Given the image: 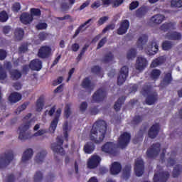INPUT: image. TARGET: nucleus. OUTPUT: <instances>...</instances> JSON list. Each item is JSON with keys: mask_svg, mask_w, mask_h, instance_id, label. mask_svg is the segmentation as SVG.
<instances>
[{"mask_svg": "<svg viewBox=\"0 0 182 182\" xmlns=\"http://www.w3.org/2000/svg\"><path fill=\"white\" fill-rule=\"evenodd\" d=\"M136 55H137L136 50L134 48H132L128 51L127 58L128 59H134L136 58Z\"/></svg>", "mask_w": 182, "mask_h": 182, "instance_id": "nucleus-40", "label": "nucleus"}, {"mask_svg": "<svg viewBox=\"0 0 182 182\" xmlns=\"http://www.w3.org/2000/svg\"><path fill=\"white\" fill-rule=\"evenodd\" d=\"M106 42H107V38L105 37L99 42L97 49H100V48L103 47Z\"/></svg>", "mask_w": 182, "mask_h": 182, "instance_id": "nucleus-52", "label": "nucleus"}, {"mask_svg": "<svg viewBox=\"0 0 182 182\" xmlns=\"http://www.w3.org/2000/svg\"><path fill=\"white\" fill-rule=\"evenodd\" d=\"M50 53H52V48L48 46H44L41 47L38 50V58H48L50 56Z\"/></svg>", "mask_w": 182, "mask_h": 182, "instance_id": "nucleus-13", "label": "nucleus"}, {"mask_svg": "<svg viewBox=\"0 0 182 182\" xmlns=\"http://www.w3.org/2000/svg\"><path fill=\"white\" fill-rule=\"evenodd\" d=\"M46 156V152L42 151L38 153L36 156V161L38 164H41L45 160V156Z\"/></svg>", "mask_w": 182, "mask_h": 182, "instance_id": "nucleus-29", "label": "nucleus"}, {"mask_svg": "<svg viewBox=\"0 0 182 182\" xmlns=\"http://www.w3.org/2000/svg\"><path fill=\"white\" fill-rule=\"evenodd\" d=\"M134 170L136 176H137V177H141V176H143L144 163L142 159L138 158L135 161Z\"/></svg>", "mask_w": 182, "mask_h": 182, "instance_id": "nucleus-9", "label": "nucleus"}, {"mask_svg": "<svg viewBox=\"0 0 182 182\" xmlns=\"http://www.w3.org/2000/svg\"><path fill=\"white\" fill-rule=\"evenodd\" d=\"M63 144V139L60 137L57 138V144H53L51 149L54 153H58V154H63V148L62 145Z\"/></svg>", "mask_w": 182, "mask_h": 182, "instance_id": "nucleus-10", "label": "nucleus"}, {"mask_svg": "<svg viewBox=\"0 0 182 182\" xmlns=\"http://www.w3.org/2000/svg\"><path fill=\"white\" fill-rule=\"evenodd\" d=\"M100 156L97 155L92 156L87 161V166L88 168H96L101 161Z\"/></svg>", "mask_w": 182, "mask_h": 182, "instance_id": "nucleus-7", "label": "nucleus"}, {"mask_svg": "<svg viewBox=\"0 0 182 182\" xmlns=\"http://www.w3.org/2000/svg\"><path fill=\"white\" fill-rule=\"evenodd\" d=\"M43 106H45V100L42 97H41L38 101L36 104V111L37 112H42V109H43Z\"/></svg>", "mask_w": 182, "mask_h": 182, "instance_id": "nucleus-28", "label": "nucleus"}, {"mask_svg": "<svg viewBox=\"0 0 182 182\" xmlns=\"http://www.w3.org/2000/svg\"><path fill=\"white\" fill-rule=\"evenodd\" d=\"M160 153V144H153L149 149L147 150L146 154L148 157H156Z\"/></svg>", "mask_w": 182, "mask_h": 182, "instance_id": "nucleus-12", "label": "nucleus"}, {"mask_svg": "<svg viewBox=\"0 0 182 182\" xmlns=\"http://www.w3.org/2000/svg\"><path fill=\"white\" fill-rule=\"evenodd\" d=\"M86 109H87V103H86V102L81 103V105L80 106V112H85V110H86Z\"/></svg>", "mask_w": 182, "mask_h": 182, "instance_id": "nucleus-61", "label": "nucleus"}, {"mask_svg": "<svg viewBox=\"0 0 182 182\" xmlns=\"http://www.w3.org/2000/svg\"><path fill=\"white\" fill-rule=\"evenodd\" d=\"M132 170V166H127L123 171V177L125 179H127L130 176V171Z\"/></svg>", "mask_w": 182, "mask_h": 182, "instance_id": "nucleus-41", "label": "nucleus"}, {"mask_svg": "<svg viewBox=\"0 0 182 182\" xmlns=\"http://www.w3.org/2000/svg\"><path fill=\"white\" fill-rule=\"evenodd\" d=\"M146 105H154V103H156V102H157V94L154 93V94L149 95L146 98Z\"/></svg>", "mask_w": 182, "mask_h": 182, "instance_id": "nucleus-25", "label": "nucleus"}, {"mask_svg": "<svg viewBox=\"0 0 182 182\" xmlns=\"http://www.w3.org/2000/svg\"><path fill=\"white\" fill-rule=\"evenodd\" d=\"M174 29V24L171 23H165L161 26V31L166 32V31H171Z\"/></svg>", "mask_w": 182, "mask_h": 182, "instance_id": "nucleus-27", "label": "nucleus"}, {"mask_svg": "<svg viewBox=\"0 0 182 182\" xmlns=\"http://www.w3.org/2000/svg\"><path fill=\"white\" fill-rule=\"evenodd\" d=\"M160 130V127L159 126V124H154L153 125L149 132H148V136L151 138V139H154L157 136V134H159V131Z\"/></svg>", "mask_w": 182, "mask_h": 182, "instance_id": "nucleus-16", "label": "nucleus"}, {"mask_svg": "<svg viewBox=\"0 0 182 182\" xmlns=\"http://www.w3.org/2000/svg\"><path fill=\"white\" fill-rule=\"evenodd\" d=\"M100 5H102L100 1H96L91 5V8L97 9L99 6H100Z\"/></svg>", "mask_w": 182, "mask_h": 182, "instance_id": "nucleus-63", "label": "nucleus"}, {"mask_svg": "<svg viewBox=\"0 0 182 182\" xmlns=\"http://www.w3.org/2000/svg\"><path fill=\"white\" fill-rule=\"evenodd\" d=\"M46 133V131L45 129H40L34 133L33 136L34 137H39V136H43V134H45Z\"/></svg>", "mask_w": 182, "mask_h": 182, "instance_id": "nucleus-51", "label": "nucleus"}, {"mask_svg": "<svg viewBox=\"0 0 182 182\" xmlns=\"http://www.w3.org/2000/svg\"><path fill=\"white\" fill-rule=\"evenodd\" d=\"M108 19H109L108 16L101 17L98 21V24L103 25V23H105V22H106V21H107Z\"/></svg>", "mask_w": 182, "mask_h": 182, "instance_id": "nucleus-59", "label": "nucleus"}, {"mask_svg": "<svg viewBox=\"0 0 182 182\" xmlns=\"http://www.w3.org/2000/svg\"><path fill=\"white\" fill-rule=\"evenodd\" d=\"M164 16L161 14H156L150 18L151 23H155V25H159L163 21H164Z\"/></svg>", "mask_w": 182, "mask_h": 182, "instance_id": "nucleus-19", "label": "nucleus"}, {"mask_svg": "<svg viewBox=\"0 0 182 182\" xmlns=\"http://www.w3.org/2000/svg\"><path fill=\"white\" fill-rule=\"evenodd\" d=\"M122 171V165L119 162H114L110 168L111 174L116 176Z\"/></svg>", "mask_w": 182, "mask_h": 182, "instance_id": "nucleus-17", "label": "nucleus"}, {"mask_svg": "<svg viewBox=\"0 0 182 182\" xmlns=\"http://www.w3.org/2000/svg\"><path fill=\"white\" fill-rule=\"evenodd\" d=\"M6 79V73L4 70V68L0 65V80H4Z\"/></svg>", "mask_w": 182, "mask_h": 182, "instance_id": "nucleus-49", "label": "nucleus"}, {"mask_svg": "<svg viewBox=\"0 0 182 182\" xmlns=\"http://www.w3.org/2000/svg\"><path fill=\"white\" fill-rule=\"evenodd\" d=\"M149 62L147 61V58L143 56H139L136 60L135 69L139 72H142V70H144L146 68H147Z\"/></svg>", "mask_w": 182, "mask_h": 182, "instance_id": "nucleus-4", "label": "nucleus"}, {"mask_svg": "<svg viewBox=\"0 0 182 182\" xmlns=\"http://www.w3.org/2000/svg\"><path fill=\"white\" fill-rule=\"evenodd\" d=\"M126 32H127V31L124 28V27L122 26H121V24L119 25V28L117 30V34L118 35H124V33H126Z\"/></svg>", "mask_w": 182, "mask_h": 182, "instance_id": "nucleus-54", "label": "nucleus"}, {"mask_svg": "<svg viewBox=\"0 0 182 182\" xmlns=\"http://www.w3.org/2000/svg\"><path fill=\"white\" fill-rule=\"evenodd\" d=\"M105 62H112L113 60V55L109 54L105 57Z\"/></svg>", "mask_w": 182, "mask_h": 182, "instance_id": "nucleus-64", "label": "nucleus"}, {"mask_svg": "<svg viewBox=\"0 0 182 182\" xmlns=\"http://www.w3.org/2000/svg\"><path fill=\"white\" fill-rule=\"evenodd\" d=\"M137 6H139V1H133L132 3L130 4L129 9L131 11H133V9H136Z\"/></svg>", "mask_w": 182, "mask_h": 182, "instance_id": "nucleus-56", "label": "nucleus"}, {"mask_svg": "<svg viewBox=\"0 0 182 182\" xmlns=\"http://www.w3.org/2000/svg\"><path fill=\"white\" fill-rule=\"evenodd\" d=\"M105 97L106 92L103 90H99L93 95L92 99L95 102H100Z\"/></svg>", "mask_w": 182, "mask_h": 182, "instance_id": "nucleus-18", "label": "nucleus"}, {"mask_svg": "<svg viewBox=\"0 0 182 182\" xmlns=\"http://www.w3.org/2000/svg\"><path fill=\"white\" fill-rule=\"evenodd\" d=\"M33 135L31 134L30 132H20L18 135L19 140L21 141H24V140H29V139H32Z\"/></svg>", "mask_w": 182, "mask_h": 182, "instance_id": "nucleus-23", "label": "nucleus"}, {"mask_svg": "<svg viewBox=\"0 0 182 182\" xmlns=\"http://www.w3.org/2000/svg\"><path fill=\"white\" fill-rule=\"evenodd\" d=\"M21 9V4L19 3H15L12 6V11L14 12H18Z\"/></svg>", "mask_w": 182, "mask_h": 182, "instance_id": "nucleus-55", "label": "nucleus"}, {"mask_svg": "<svg viewBox=\"0 0 182 182\" xmlns=\"http://www.w3.org/2000/svg\"><path fill=\"white\" fill-rule=\"evenodd\" d=\"M62 113V109L58 108L55 112V117L51 122V124L49 128L50 133H55L56 127H58V122H59V117Z\"/></svg>", "mask_w": 182, "mask_h": 182, "instance_id": "nucleus-8", "label": "nucleus"}, {"mask_svg": "<svg viewBox=\"0 0 182 182\" xmlns=\"http://www.w3.org/2000/svg\"><path fill=\"white\" fill-rule=\"evenodd\" d=\"M42 181V173L37 172L34 176V181L35 182H41Z\"/></svg>", "mask_w": 182, "mask_h": 182, "instance_id": "nucleus-50", "label": "nucleus"}, {"mask_svg": "<svg viewBox=\"0 0 182 182\" xmlns=\"http://www.w3.org/2000/svg\"><path fill=\"white\" fill-rule=\"evenodd\" d=\"M171 6L172 8H182V0H171Z\"/></svg>", "mask_w": 182, "mask_h": 182, "instance_id": "nucleus-35", "label": "nucleus"}, {"mask_svg": "<svg viewBox=\"0 0 182 182\" xmlns=\"http://www.w3.org/2000/svg\"><path fill=\"white\" fill-rule=\"evenodd\" d=\"M102 151L105 153H108L112 156H116L117 152L116 151V145L112 142H107L102 147Z\"/></svg>", "mask_w": 182, "mask_h": 182, "instance_id": "nucleus-6", "label": "nucleus"}, {"mask_svg": "<svg viewBox=\"0 0 182 182\" xmlns=\"http://www.w3.org/2000/svg\"><path fill=\"white\" fill-rule=\"evenodd\" d=\"M69 130V125L68 122H65L63 127L65 139H68V132Z\"/></svg>", "mask_w": 182, "mask_h": 182, "instance_id": "nucleus-44", "label": "nucleus"}, {"mask_svg": "<svg viewBox=\"0 0 182 182\" xmlns=\"http://www.w3.org/2000/svg\"><path fill=\"white\" fill-rule=\"evenodd\" d=\"M6 58V52L4 50H0V60H4Z\"/></svg>", "mask_w": 182, "mask_h": 182, "instance_id": "nucleus-62", "label": "nucleus"}, {"mask_svg": "<svg viewBox=\"0 0 182 182\" xmlns=\"http://www.w3.org/2000/svg\"><path fill=\"white\" fill-rule=\"evenodd\" d=\"M31 70H36L37 72L42 69V61L39 59L33 60L29 65Z\"/></svg>", "mask_w": 182, "mask_h": 182, "instance_id": "nucleus-15", "label": "nucleus"}, {"mask_svg": "<svg viewBox=\"0 0 182 182\" xmlns=\"http://www.w3.org/2000/svg\"><path fill=\"white\" fill-rule=\"evenodd\" d=\"M130 134L127 132L122 133L118 139V147L121 149H124L130 143Z\"/></svg>", "mask_w": 182, "mask_h": 182, "instance_id": "nucleus-3", "label": "nucleus"}, {"mask_svg": "<svg viewBox=\"0 0 182 182\" xmlns=\"http://www.w3.org/2000/svg\"><path fill=\"white\" fill-rule=\"evenodd\" d=\"M14 160V153L10 152L6 154L4 156L0 158V168H4L6 167L8 164L11 163Z\"/></svg>", "mask_w": 182, "mask_h": 182, "instance_id": "nucleus-5", "label": "nucleus"}, {"mask_svg": "<svg viewBox=\"0 0 182 182\" xmlns=\"http://www.w3.org/2000/svg\"><path fill=\"white\" fill-rule=\"evenodd\" d=\"M9 18V16H8V13H6V11H3L0 12V22H6Z\"/></svg>", "mask_w": 182, "mask_h": 182, "instance_id": "nucleus-38", "label": "nucleus"}, {"mask_svg": "<svg viewBox=\"0 0 182 182\" xmlns=\"http://www.w3.org/2000/svg\"><path fill=\"white\" fill-rule=\"evenodd\" d=\"M15 38L16 41H21L23 38V30L17 28L15 31Z\"/></svg>", "mask_w": 182, "mask_h": 182, "instance_id": "nucleus-32", "label": "nucleus"}, {"mask_svg": "<svg viewBox=\"0 0 182 182\" xmlns=\"http://www.w3.org/2000/svg\"><path fill=\"white\" fill-rule=\"evenodd\" d=\"M21 99H22V95L18 92H13L9 97V100L11 103H16L17 102H19Z\"/></svg>", "mask_w": 182, "mask_h": 182, "instance_id": "nucleus-22", "label": "nucleus"}, {"mask_svg": "<svg viewBox=\"0 0 182 182\" xmlns=\"http://www.w3.org/2000/svg\"><path fill=\"white\" fill-rule=\"evenodd\" d=\"M32 156H33V151L31 149H26L22 156L23 163H26L28 160H31L32 159Z\"/></svg>", "mask_w": 182, "mask_h": 182, "instance_id": "nucleus-21", "label": "nucleus"}, {"mask_svg": "<svg viewBox=\"0 0 182 182\" xmlns=\"http://www.w3.org/2000/svg\"><path fill=\"white\" fill-rule=\"evenodd\" d=\"M129 75V68L124 66L121 68L119 75L118 77V85H123L126 82V79Z\"/></svg>", "mask_w": 182, "mask_h": 182, "instance_id": "nucleus-11", "label": "nucleus"}, {"mask_svg": "<svg viewBox=\"0 0 182 182\" xmlns=\"http://www.w3.org/2000/svg\"><path fill=\"white\" fill-rule=\"evenodd\" d=\"M120 26H122V28H124L127 31H128L129 27L130 26V23L129 22L128 20H124L121 21Z\"/></svg>", "mask_w": 182, "mask_h": 182, "instance_id": "nucleus-45", "label": "nucleus"}, {"mask_svg": "<svg viewBox=\"0 0 182 182\" xmlns=\"http://www.w3.org/2000/svg\"><path fill=\"white\" fill-rule=\"evenodd\" d=\"M30 16H31V18H33H33H35V16L38 18V16H41V10H39L38 9H31Z\"/></svg>", "mask_w": 182, "mask_h": 182, "instance_id": "nucleus-37", "label": "nucleus"}, {"mask_svg": "<svg viewBox=\"0 0 182 182\" xmlns=\"http://www.w3.org/2000/svg\"><path fill=\"white\" fill-rule=\"evenodd\" d=\"M162 48L164 50H168V49H171V48H173V43L170 41H165L162 44Z\"/></svg>", "mask_w": 182, "mask_h": 182, "instance_id": "nucleus-42", "label": "nucleus"}, {"mask_svg": "<svg viewBox=\"0 0 182 182\" xmlns=\"http://www.w3.org/2000/svg\"><path fill=\"white\" fill-rule=\"evenodd\" d=\"M168 177H170L168 172L155 173L154 176V182H166V180H167Z\"/></svg>", "mask_w": 182, "mask_h": 182, "instance_id": "nucleus-14", "label": "nucleus"}, {"mask_svg": "<svg viewBox=\"0 0 182 182\" xmlns=\"http://www.w3.org/2000/svg\"><path fill=\"white\" fill-rule=\"evenodd\" d=\"M95 150V145L92 142L87 143L84 146V151L87 154H90Z\"/></svg>", "mask_w": 182, "mask_h": 182, "instance_id": "nucleus-26", "label": "nucleus"}, {"mask_svg": "<svg viewBox=\"0 0 182 182\" xmlns=\"http://www.w3.org/2000/svg\"><path fill=\"white\" fill-rule=\"evenodd\" d=\"M163 62H164V60H163V58H156L151 62L150 67L157 68V66H160V65H161Z\"/></svg>", "mask_w": 182, "mask_h": 182, "instance_id": "nucleus-30", "label": "nucleus"}, {"mask_svg": "<svg viewBox=\"0 0 182 182\" xmlns=\"http://www.w3.org/2000/svg\"><path fill=\"white\" fill-rule=\"evenodd\" d=\"M107 128L106 122L103 120L97 121L92 126L90 131V139L96 144L102 143L105 140L106 129Z\"/></svg>", "mask_w": 182, "mask_h": 182, "instance_id": "nucleus-1", "label": "nucleus"}, {"mask_svg": "<svg viewBox=\"0 0 182 182\" xmlns=\"http://www.w3.org/2000/svg\"><path fill=\"white\" fill-rule=\"evenodd\" d=\"M31 127V123L27 122L19 127L20 132H26Z\"/></svg>", "mask_w": 182, "mask_h": 182, "instance_id": "nucleus-46", "label": "nucleus"}, {"mask_svg": "<svg viewBox=\"0 0 182 182\" xmlns=\"http://www.w3.org/2000/svg\"><path fill=\"white\" fill-rule=\"evenodd\" d=\"M166 39H171L172 41H178L181 39V34L178 32L168 33L166 36Z\"/></svg>", "mask_w": 182, "mask_h": 182, "instance_id": "nucleus-24", "label": "nucleus"}, {"mask_svg": "<svg viewBox=\"0 0 182 182\" xmlns=\"http://www.w3.org/2000/svg\"><path fill=\"white\" fill-rule=\"evenodd\" d=\"M181 171V169L180 168H175L173 172V177H177L178 176H179Z\"/></svg>", "mask_w": 182, "mask_h": 182, "instance_id": "nucleus-60", "label": "nucleus"}, {"mask_svg": "<svg viewBox=\"0 0 182 182\" xmlns=\"http://www.w3.org/2000/svg\"><path fill=\"white\" fill-rule=\"evenodd\" d=\"M160 75H161V71H160V70H157V69H154L151 72V79H159V77H160Z\"/></svg>", "mask_w": 182, "mask_h": 182, "instance_id": "nucleus-34", "label": "nucleus"}, {"mask_svg": "<svg viewBox=\"0 0 182 182\" xmlns=\"http://www.w3.org/2000/svg\"><path fill=\"white\" fill-rule=\"evenodd\" d=\"M124 97H122L119 98L117 102L115 103V105H114V110H116L117 112H119V110H120V107L122 106V103H123V102H124Z\"/></svg>", "mask_w": 182, "mask_h": 182, "instance_id": "nucleus-36", "label": "nucleus"}, {"mask_svg": "<svg viewBox=\"0 0 182 182\" xmlns=\"http://www.w3.org/2000/svg\"><path fill=\"white\" fill-rule=\"evenodd\" d=\"M124 0H114L112 2V6L113 8H117V6H120L122 4H123Z\"/></svg>", "mask_w": 182, "mask_h": 182, "instance_id": "nucleus-53", "label": "nucleus"}, {"mask_svg": "<svg viewBox=\"0 0 182 182\" xmlns=\"http://www.w3.org/2000/svg\"><path fill=\"white\" fill-rule=\"evenodd\" d=\"M82 87L84 89H93V86L90 84V80L85 78L82 80Z\"/></svg>", "mask_w": 182, "mask_h": 182, "instance_id": "nucleus-31", "label": "nucleus"}, {"mask_svg": "<svg viewBox=\"0 0 182 182\" xmlns=\"http://www.w3.org/2000/svg\"><path fill=\"white\" fill-rule=\"evenodd\" d=\"M147 41L146 36L143 35L139 38L136 43L138 50H144V52H146L147 55H149V56L156 55L159 50V45H157L156 41H153L149 46H146Z\"/></svg>", "mask_w": 182, "mask_h": 182, "instance_id": "nucleus-2", "label": "nucleus"}, {"mask_svg": "<svg viewBox=\"0 0 182 182\" xmlns=\"http://www.w3.org/2000/svg\"><path fill=\"white\" fill-rule=\"evenodd\" d=\"M171 80H173V78H171V73H168V74L166 75V76L164 79V82L166 85H168V83H170V82H171Z\"/></svg>", "mask_w": 182, "mask_h": 182, "instance_id": "nucleus-47", "label": "nucleus"}, {"mask_svg": "<svg viewBox=\"0 0 182 182\" xmlns=\"http://www.w3.org/2000/svg\"><path fill=\"white\" fill-rule=\"evenodd\" d=\"M29 104L28 102H25L23 105H22L21 107H19L16 113V114H19V113H21L22 112V110H25V109H26V107H28V105Z\"/></svg>", "mask_w": 182, "mask_h": 182, "instance_id": "nucleus-48", "label": "nucleus"}, {"mask_svg": "<svg viewBox=\"0 0 182 182\" xmlns=\"http://www.w3.org/2000/svg\"><path fill=\"white\" fill-rule=\"evenodd\" d=\"M70 106H72L71 104H66L65 105V117H69V116H70V114L72 113V112L70 111Z\"/></svg>", "mask_w": 182, "mask_h": 182, "instance_id": "nucleus-43", "label": "nucleus"}, {"mask_svg": "<svg viewBox=\"0 0 182 182\" xmlns=\"http://www.w3.org/2000/svg\"><path fill=\"white\" fill-rule=\"evenodd\" d=\"M37 29H46L48 24L46 23H40L36 26Z\"/></svg>", "mask_w": 182, "mask_h": 182, "instance_id": "nucleus-57", "label": "nucleus"}, {"mask_svg": "<svg viewBox=\"0 0 182 182\" xmlns=\"http://www.w3.org/2000/svg\"><path fill=\"white\" fill-rule=\"evenodd\" d=\"M90 22H93V19L92 18L88 19L82 25H81L79 27V28L75 31V35H79V33H80V31H82V28H85V26H86V25H89V23H90Z\"/></svg>", "mask_w": 182, "mask_h": 182, "instance_id": "nucleus-39", "label": "nucleus"}, {"mask_svg": "<svg viewBox=\"0 0 182 182\" xmlns=\"http://www.w3.org/2000/svg\"><path fill=\"white\" fill-rule=\"evenodd\" d=\"M113 29H114V25L111 24V25L107 26L105 28H104L102 32H103V33H106V32H107V31H113Z\"/></svg>", "mask_w": 182, "mask_h": 182, "instance_id": "nucleus-58", "label": "nucleus"}, {"mask_svg": "<svg viewBox=\"0 0 182 182\" xmlns=\"http://www.w3.org/2000/svg\"><path fill=\"white\" fill-rule=\"evenodd\" d=\"M11 74V77L13 78L14 80H18L22 76L21 74V72L18 71L17 70H13L10 73Z\"/></svg>", "mask_w": 182, "mask_h": 182, "instance_id": "nucleus-33", "label": "nucleus"}, {"mask_svg": "<svg viewBox=\"0 0 182 182\" xmlns=\"http://www.w3.org/2000/svg\"><path fill=\"white\" fill-rule=\"evenodd\" d=\"M20 19L22 23H24L25 25H27V23H31V22L33 21V18L32 17V16H31V14L28 13L22 14Z\"/></svg>", "mask_w": 182, "mask_h": 182, "instance_id": "nucleus-20", "label": "nucleus"}]
</instances>
